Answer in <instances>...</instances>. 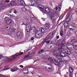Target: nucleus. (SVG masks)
Wrapping results in <instances>:
<instances>
[{
    "instance_id": "nucleus-47",
    "label": "nucleus",
    "mask_w": 77,
    "mask_h": 77,
    "mask_svg": "<svg viewBox=\"0 0 77 77\" xmlns=\"http://www.w3.org/2000/svg\"><path fill=\"white\" fill-rule=\"evenodd\" d=\"M4 76L2 74H0V77H3Z\"/></svg>"
},
{
    "instance_id": "nucleus-16",
    "label": "nucleus",
    "mask_w": 77,
    "mask_h": 77,
    "mask_svg": "<svg viewBox=\"0 0 77 77\" xmlns=\"http://www.w3.org/2000/svg\"><path fill=\"white\" fill-rule=\"evenodd\" d=\"M20 4L21 5H22V6L26 5V3L24 2V1L23 0H21L20 1Z\"/></svg>"
},
{
    "instance_id": "nucleus-19",
    "label": "nucleus",
    "mask_w": 77,
    "mask_h": 77,
    "mask_svg": "<svg viewBox=\"0 0 77 77\" xmlns=\"http://www.w3.org/2000/svg\"><path fill=\"white\" fill-rule=\"evenodd\" d=\"M66 21L67 23H68L71 21V18L69 17H68L66 19Z\"/></svg>"
},
{
    "instance_id": "nucleus-61",
    "label": "nucleus",
    "mask_w": 77,
    "mask_h": 77,
    "mask_svg": "<svg viewBox=\"0 0 77 77\" xmlns=\"http://www.w3.org/2000/svg\"><path fill=\"white\" fill-rule=\"evenodd\" d=\"M39 77H42V75H40L39 76Z\"/></svg>"
},
{
    "instance_id": "nucleus-21",
    "label": "nucleus",
    "mask_w": 77,
    "mask_h": 77,
    "mask_svg": "<svg viewBox=\"0 0 77 77\" xmlns=\"http://www.w3.org/2000/svg\"><path fill=\"white\" fill-rule=\"evenodd\" d=\"M45 28H41L42 33H44L45 32Z\"/></svg>"
},
{
    "instance_id": "nucleus-24",
    "label": "nucleus",
    "mask_w": 77,
    "mask_h": 77,
    "mask_svg": "<svg viewBox=\"0 0 77 77\" xmlns=\"http://www.w3.org/2000/svg\"><path fill=\"white\" fill-rule=\"evenodd\" d=\"M55 8L56 10L57 11L58 9V10L59 11H60V10L61 9V6L60 7H59L58 8H57V7H56Z\"/></svg>"
},
{
    "instance_id": "nucleus-22",
    "label": "nucleus",
    "mask_w": 77,
    "mask_h": 77,
    "mask_svg": "<svg viewBox=\"0 0 77 77\" xmlns=\"http://www.w3.org/2000/svg\"><path fill=\"white\" fill-rule=\"evenodd\" d=\"M38 8H40L41 9H44V7L43 6H42V5H39V6H37Z\"/></svg>"
},
{
    "instance_id": "nucleus-20",
    "label": "nucleus",
    "mask_w": 77,
    "mask_h": 77,
    "mask_svg": "<svg viewBox=\"0 0 77 77\" xmlns=\"http://www.w3.org/2000/svg\"><path fill=\"white\" fill-rule=\"evenodd\" d=\"M69 72H70V73L72 72H73V69L71 67H70L69 69Z\"/></svg>"
},
{
    "instance_id": "nucleus-50",
    "label": "nucleus",
    "mask_w": 77,
    "mask_h": 77,
    "mask_svg": "<svg viewBox=\"0 0 77 77\" xmlns=\"http://www.w3.org/2000/svg\"><path fill=\"white\" fill-rule=\"evenodd\" d=\"M29 57V55L26 56L25 57H26V58H27V57Z\"/></svg>"
},
{
    "instance_id": "nucleus-58",
    "label": "nucleus",
    "mask_w": 77,
    "mask_h": 77,
    "mask_svg": "<svg viewBox=\"0 0 77 77\" xmlns=\"http://www.w3.org/2000/svg\"><path fill=\"white\" fill-rule=\"evenodd\" d=\"M31 73L32 74V75H33V74H34V72H31Z\"/></svg>"
},
{
    "instance_id": "nucleus-32",
    "label": "nucleus",
    "mask_w": 77,
    "mask_h": 77,
    "mask_svg": "<svg viewBox=\"0 0 77 77\" xmlns=\"http://www.w3.org/2000/svg\"><path fill=\"white\" fill-rule=\"evenodd\" d=\"M62 44H61V46H62V47H63V46H65V43L63 42H62Z\"/></svg>"
},
{
    "instance_id": "nucleus-37",
    "label": "nucleus",
    "mask_w": 77,
    "mask_h": 77,
    "mask_svg": "<svg viewBox=\"0 0 77 77\" xmlns=\"http://www.w3.org/2000/svg\"><path fill=\"white\" fill-rule=\"evenodd\" d=\"M24 71H28V70H29L28 69V68H25L24 69Z\"/></svg>"
},
{
    "instance_id": "nucleus-25",
    "label": "nucleus",
    "mask_w": 77,
    "mask_h": 77,
    "mask_svg": "<svg viewBox=\"0 0 77 77\" xmlns=\"http://www.w3.org/2000/svg\"><path fill=\"white\" fill-rule=\"evenodd\" d=\"M5 8V7L3 6L2 7H0V11H3Z\"/></svg>"
},
{
    "instance_id": "nucleus-44",
    "label": "nucleus",
    "mask_w": 77,
    "mask_h": 77,
    "mask_svg": "<svg viewBox=\"0 0 77 77\" xmlns=\"http://www.w3.org/2000/svg\"><path fill=\"white\" fill-rule=\"evenodd\" d=\"M50 41H48L47 42H46V43L47 44H49V43H50Z\"/></svg>"
},
{
    "instance_id": "nucleus-10",
    "label": "nucleus",
    "mask_w": 77,
    "mask_h": 77,
    "mask_svg": "<svg viewBox=\"0 0 77 77\" xmlns=\"http://www.w3.org/2000/svg\"><path fill=\"white\" fill-rule=\"evenodd\" d=\"M26 27H27L26 30L27 32H28L29 31H30V29H30L31 26L30 24H28L26 25Z\"/></svg>"
},
{
    "instance_id": "nucleus-62",
    "label": "nucleus",
    "mask_w": 77,
    "mask_h": 77,
    "mask_svg": "<svg viewBox=\"0 0 77 77\" xmlns=\"http://www.w3.org/2000/svg\"><path fill=\"white\" fill-rule=\"evenodd\" d=\"M8 27H6V28H7V29H8Z\"/></svg>"
},
{
    "instance_id": "nucleus-33",
    "label": "nucleus",
    "mask_w": 77,
    "mask_h": 77,
    "mask_svg": "<svg viewBox=\"0 0 77 77\" xmlns=\"http://www.w3.org/2000/svg\"><path fill=\"white\" fill-rule=\"evenodd\" d=\"M71 47V49L72 50H73L74 48V47L73 45H72Z\"/></svg>"
},
{
    "instance_id": "nucleus-45",
    "label": "nucleus",
    "mask_w": 77,
    "mask_h": 77,
    "mask_svg": "<svg viewBox=\"0 0 77 77\" xmlns=\"http://www.w3.org/2000/svg\"><path fill=\"white\" fill-rule=\"evenodd\" d=\"M2 57H4V56L0 55V60L1 59V58H2Z\"/></svg>"
},
{
    "instance_id": "nucleus-29",
    "label": "nucleus",
    "mask_w": 77,
    "mask_h": 77,
    "mask_svg": "<svg viewBox=\"0 0 77 77\" xmlns=\"http://www.w3.org/2000/svg\"><path fill=\"white\" fill-rule=\"evenodd\" d=\"M14 14H15L16 15L17 14H18V12L16 10H14Z\"/></svg>"
},
{
    "instance_id": "nucleus-9",
    "label": "nucleus",
    "mask_w": 77,
    "mask_h": 77,
    "mask_svg": "<svg viewBox=\"0 0 77 77\" xmlns=\"http://www.w3.org/2000/svg\"><path fill=\"white\" fill-rule=\"evenodd\" d=\"M19 69H20L17 68L15 67H14L11 69V71H12V72H15L17 71V70H19Z\"/></svg>"
},
{
    "instance_id": "nucleus-64",
    "label": "nucleus",
    "mask_w": 77,
    "mask_h": 77,
    "mask_svg": "<svg viewBox=\"0 0 77 77\" xmlns=\"http://www.w3.org/2000/svg\"><path fill=\"white\" fill-rule=\"evenodd\" d=\"M74 40H75V38H74Z\"/></svg>"
},
{
    "instance_id": "nucleus-6",
    "label": "nucleus",
    "mask_w": 77,
    "mask_h": 77,
    "mask_svg": "<svg viewBox=\"0 0 77 77\" xmlns=\"http://www.w3.org/2000/svg\"><path fill=\"white\" fill-rule=\"evenodd\" d=\"M35 35L37 38H40L42 36V32H39L36 33Z\"/></svg>"
},
{
    "instance_id": "nucleus-11",
    "label": "nucleus",
    "mask_w": 77,
    "mask_h": 77,
    "mask_svg": "<svg viewBox=\"0 0 77 77\" xmlns=\"http://www.w3.org/2000/svg\"><path fill=\"white\" fill-rule=\"evenodd\" d=\"M22 35V33L20 32V31H19L17 33V36L19 38H20L21 37Z\"/></svg>"
},
{
    "instance_id": "nucleus-5",
    "label": "nucleus",
    "mask_w": 77,
    "mask_h": 77,
    "mask_svg": "<svg viewBox=\"0 0 77 77\" xmlns=\"http://www.w3.org/2000/svg\"><path fill=\"white\" fill-rule=\"evenodd\" d=\"M32 5H35L36 4H38L40 5L42 3V1L41 0H38L37 1H32L31 2Z\"/></svg>"
},
{
    "instance_id": "nucleus-63",
    "label": "nucleus",
    "mask_w": 77,
    "mask_h": 77,
    "mask_svg": "<svg viewBox=\"0 0 77 77\" xmlns=\"http://www.w3.org/2000/svg\"><path fill=\"white\" fill-rule=\"evenodd\" d=\"M7 60V59H5V60Z\"/></svg>"
},
{
    "instance_id": "nucleus-15",
    "label": "nucleus",
    "mask_w": 77,
    "mask_h": 77,
    "mask_svg": "<svg viewBox=\"0 0 77 77\" xmlns=\"http://www.w3.org/2000/svg\"><path fill=\"white\" fill-rule=\"evenodd\" d=\"M36 27H32L30 29V30H33V32H35V33H36Z\"/></svg>"
},
{
    "instance_id": "nucleus-34",
    "label": "nucleus",
    "mask_w": 77,
    "mask_h": 77,
    "mask_svg": "<svg viewBox=\"0 0 77 77\" xmlns=\"http://www.w3.org/2000/svg\"><path fill=\"white\" fill-rule=\"evenodd\" d=\"M14 11V9H12L10 10V13L11 14L12 12H13Z\"/></svg>"
},
{
    "instance_id": "nucleus-7",
    "label": "nucleus",
    "mask_w": 77,
    "mask_h": 77,
    "mask_svg": "<svg viewBox=\"0 0 77 77\" xmlns=\"http://www.w3.org/2000/svg\"><path fill=\"white\" fill-rule=\"evenodd\" d=\"M51 28V24L50 23H47L45 25V29L46 30H48Z\"/></svg>"
},
{
    "instance_id": "nucleus-57",
    "label": "nucleus",
    "mask_w": 77,
    "mask_h": 77,
    "mask_svg": "<svg viewBox=\"0 0 77 77\" xmlns=\"http://www.w3.org/2000/svg\"><path fill=\"white\" fill-rule=\"evenodd\" d=\"M72 27H74V26H72V25H70Z\"/></svg>"
},
{
    "instance_id": "nucleus-54",
    "label": "nucleus",
    "mask_w": 77,
    "mask_h": 77,
    "mask_svg": "<svg viewBox=\"0 0 77 77\" xmlns=\"http://www.w3.org/2000/svg\"><path fill=\"white\" fill-rule=\"evenodd\" d=\"M42 20L43 21H45V19L42 18Z\"/></svg>"
},
{
    "instance_id": "nucleus-59",
    "label": "nucleus",
    "mask_w": 77,
    "mask_h": 77,
    "mask_svg": "<svg viewBox=\"0 0 77 77\" xmlns=\"http://www.w3.org/2000/svg\"><path fill=\"white\" fill-rule=\"evenodd\" d=\"M71 9V7H69L68 9H69V10H70V9Z\"/></svg>"
},
{
    "instance_id": "nucleus-46",
    "label": "nucleus",
    "mask_w": 77,
    "mask_h": 77,
    "mask_svg": "<svg viewBox=\"0 0 77 77\" xmlns=\"http://www.w3.org/2000/svg\"><path fill=\"white\" fill-rule=\"evenodd\" d=\"M5 3H9V1H5Z\"/></svg>"
},
{
    "instance_id": "nucleus-26",
    "label": "nucleus",
    "mask_w": 77,
    "mask_h": 77,
    "mask_svg": "<svg viewBox=\"0 0 77 77\" xmlns=\"http://www.w3.org/2000/svg\"><path fill=\"white\" fill-rule=\"evenodd\" d=\"M60 34L61 36H63V31H62V29H61V31H60Z\"/></svg>"
},
{
    "instance_id": "nucleus-42",
    "label": "nucleus",
    "mask_w": 77,
    "mask_h": 77,
    "mask_svg": "<svg viewBox=\"0 0 77 77\" xmlns=\"http://www.w3.org/2000/svg\"><path fill=\"white\" fill-rule=\"evenodd\" d=\"M20 68H24V66L22 65H20Z\"/></svg>"
},
{
    "instance_id": "nucleus-40",
    "label": "nucleus",
    "mask_w": 77,
    "mask_h": 77,
    "mask_svg": "<svg viewBox=\"0 0 77 77\" xmlns=\"http://www.w3.org/2000/svg\"><path fill=\"white\" fill-rule=\"evenodd\" d=\"M75 53L77 54V49H75L74 50Z\"/></svg>"
},
{
    "instance_id": "nucleus-27",
    "label": "nucleus",
    "mask_w": 77,
    "mask_h": 77,
    "mask_svg": "<svg viewBox=\"0 0 77 77\" xmlns=\"http://www.w3.org/2000/svg\"><path fill=\"white\" fill-rule=\"evenodd\" d=\"M44 53V50L43 49H40L39 50V53Z\"/></svg>"
},
{
    "instance_id": "nucleus-39",
    "label": "nucleus",
    "mask_w": 77,
    "mask_h": 77,
    "mask_svg": "<svg viewBox=\"0 0 77 77\" xmlns=\"http://www.w3.org/2000/svg\"><path fill=\"white\" fill-rule=\"evenodd\" d=\"M8 16H10V17H15V15L13 14L10 15H9Z\"/></svg>"
},
{
    "instance_id": "nucleus-31",
    "label": "nucleus",
    "mask_w": 77,
    "mask_h": 77,
    "mask_svg": "<svg viewBox=\"0 0 77 77\" xmlns=\"http://www.w3.org/2000/svg\"><path fill=\"white\" fill-rule=\"evenodd\" d=\"M31 20H32V21H34V20H35V19L34 17H31Z\"/></svg>"
},
{
    "instance_id": "nucleus-60",
    "label": "nucleus",
    "mask_w": 77,
    "mask_h": 77,
    "mask_svg": "<svg viewBox=\"0 0 77 77\" xmlns=\"http://www.w3.org/2000/svg\"><path fill=\"white\" fill-rule=\"evenodd\" d=\"M74 41V40H72L71 41V42H72V41Z\"/></svg>"
},
{
    "instance_id": "nucleus-28",
    "label": "nucleus",
    "mask_w": 77,
    "mask_h": 77,
    "mask_svg": "<svg viewBox=\"0 0 77 77\" xmlns=\"http://www.w3.org/2000/svg\"><path fill=\"white\" fill-rule=\"evenodd\" d=\"M26 21L27 23H31V22H32V21H31V20H30V19H27Z\"/></svg>"
},
{
    "instance_id": "nucleus-2",
    "label": "nucleus",
    "mask_w": 77,
    "mask_h": 77,
    "mask_svg": "<svg viewBox=\"0 0 77 77\" xmlns=\"http://www.w3.org/2000/svg\"><path fill=\"white\" fill-rule=\"evenodd\" d=\"M63 48H62V46H61V48L59 49V51L56 50L53 52L54 56L56 55L57 54H58L56 56V58H59V57H65V55L64 54V53L62 52L63 51Z\"/></svg>"
},
{
    "instance_id": "nucleus-4",
    "label": "nucleus",
    "mask_w": 77,
    "mask_h": 77,
    "mask_svg": "<svg viewBox=\"0 0 77 77\" xmlns=\"http://www.w3.org/2000/svg\"><path fill=\"white\" fill-rule=\"evenodd\" d=\"M45 11L47 13H51V15H52V14H54V15L57 14L56 12V11H54L51 9H50L49 8H45Z\"/></svg>"
},
{
    "instance_id": "nucleus-38",
    "label": "nucleus",
    "mask_w": 77,
    "mask_h": 77,
    "mask_svg": "<svg viewBox=\"0 0 77 77\" xmlns=\"http://www.w3.org/2000/svg\"><path fill=\"white\" fill-rule=\"evenodd\" d=\"M35 53H32L30 55L31 56H33V55H35Z\"/></svg>"
},
{
    "instance_id": "nucleus-49",
    "label": "nucleus",
    "mask_w": 77,
    "mask_h": 77,
    "mask_svg": "<svg viewBox=\"0 0 77 77\" xmlns=\"http://www.w3.org/2000/svg\"><path fill=\"white\" fill-rule=\"evenodd\" d=\"M31 40H32V41H33V40H34V38L33 37H32L31 38Z\"/></svg>"
},
{
    "instance_id": "nucleus-43",
    "label": "nucleus",
    "mask_w": 77,
    "mask_h": 77,
    "mask_svg": "<svg viewBox=\"0 0 77 77\" xmlns=\"http://www.w3.org/2000/svg\"><path fill=\"white\" fill-rule=\"evenodd\" d=\"M60 20H62V18H63V17L62 16H61L60 17Z\"/></svg>"
},
{
    "instance_id": "nucleus-35",
    "label": "nucleus",
    "mask_w": 77,
    "mask_h": 77,
    "mask_svg": "<svg viewBox=\"0 0 77 77\" xmlns=\"http://www.w3.org/2000/svg\"><path fill=\"white\" fill-rule=\"evenodd\" d=\"M66 45L67 46H71L72 45L71 44H67Z\"/></svg>"
},
{
    "instance_id": "nucleus-3",
    "label": "nucleus",
    "mask_w": 77,
    "mask_h": 77,
    "mask_svg": "<svg viewBox=\"0 0 77 77\" xmlns=\"http://www.w3.org/2000/svg\"><path fill=\"white\" fill-rule=\"evenodd\" d=\"M23 54V52H20V53H18L12 56L10 58H8V60H13L14 59H16L18 56H20L22 55Z\"/></svg>"
},
{
    "instance_id": "nucleus-14",
    "label": "nucleus",
    "mask_w": 77,
    "mask_h": 77,
    "mask_svg": "<svg viewBox=\"0 0 77 77\" xmlns=\"http://www.w3.org/2000/svg\"><path fill=\"white\" fill-rule=\"evenodd\" d=\"M53 33L51 32L50 34H49L47 37L48 39H50L51 38H52V36H53Z\"/></svg>"
},
{
    "instance_id": "nucleus-23",
    "label": "nucleus",
    "mask_w": 77,
    "mask_h": 77,
    "mask_svg": "<svg viewBox=\"0 0 77 77\" xmlns=\"http://www.w3.org/2000/svg\"><path fill=\"white\" fill-rule=\"evenodd\" d=\"M9 68H10V67L8 66H5V68L4 69V70H8V69H9Z\"/></svg>"
},
{
    "instance_id": "nucleus-13",
    "label": "nucleus",
    "mask_w": 77,
    "mask_h": 77,
    "mask_svg": "<svg viewBox=\"0 0 77 77\" xmlns=\"http://www.w3.org/2000/svg\"><path fill=\"white\" fill-rule=\"evenodd\" d=\"M6 20V23H11V19L9 17H7L5 18Z\"/></svg>"
},
{
    "instance_id": "nucleus-12",
    "label": "nucleus",
    "mask_w": 77,
    "mask_h": 77,
    "mask_svg": "<svg viewBox=\"0 0 77 77\" xmlns=\"http://www.w3.org/2000/svg\"><path fill=\"white\" fill-rule=\"evenodd\" d=\"M17 2L16 1H12L10 2V4L11 6H13V5H15L17 4Z\"/></svg>"
},
{
    "instance_id": "nucleus-51",
    "label": "nucleus",
    "mask_w": 77,
    "mask_h": 77,
    "mask_svg": "<svg viewBox=\"0 0 77 77\" xmlns=\"http://www.w3.org/2000/svg\"><path fill=\"white\" fill-rule=\"evenodd\" d=\"M48 69L49 70H51V69H52V68H51V67H49L48 68Z\"/></svg>"
},
{
    "instance_id": "nucleus-55",
    "label": "nucleus",
    "mask_w": 77,
    "mask_h": 77,
    "mask_svg": "<svg viewBox=\"0 0 77 77\" xmlns=\"http://www.w3.org/2000/svg\"><path fill=\"white\" fill-rule=\"evenodd\" d=\"M65 40H63L62 41V42H65Z\"/></svg>"
},
{
    "instance_id": "nucleus-8",
    "label": "nucleus",
    "mask_w": 77,
    "mask_h": 77,
    "mask_svg": "<svg viewBox=\"0 0 77 77\" xmlns=\"http://www.w3.org/2000/svg\"><path fill=\"white\" fill-rule=\"evenodd\" d=\"M57 15V14H51L50 15V16L51 17V20H52V21L53 22H55V18L54 17V16L53 15Z\"/></svg>"
},
{
    "instance_id": "nucleus-17",
    "label": "nucleus",
    "mask_w": 77,
    "mask_h": 77,
    "mask_svg": "<svg viewBox=\"0 0 77 77\" xmlns=\"http://www.w3.org/2000/svg\"><path fill=\"white\" fill-rule=\"evenodd\" d=\"M22 10L24 12H29V10H27L25 8H23L22 9Z\"/></svg>"
},
{
    "instance_id": "nucleus-41",
    "label": "nucleus",
    "mask_w": 77,
    "mask_h": 77,
    "mask_svg": "<svg viewBox=\"0 0 77 77\" xmlns=\"http://www.w3.org/2000/svg\"><path fill=\"white\" fill-rule=\"evenodd\" d=\"M73 45H75V47H76V45L75 44V42H74L72 43Z\"/></svg>"
},
{
    "instance_id": "nucleus-53",
    "label": "nucleus",
    "mask_w": 77,
    "mask_h": 77,
    "mask_svg": "<svg viewBox=\"0 0 77 77\" xmlns=\"http://www.w3.org/2000/svg\"><path fill=\"white\" fill-rule=\"evenodd\" d=\"M75 44L76 45V47H77V42H75Z\"/></svg>"
},
{
    "instance_id": "nucleus-1",
    "label": "nucleus",
    "mask_w": 77,
    "mask_h": 77,
    "mask_svg": "<svg viewBox=\"0 0 77 77\" xmlns=\"http://www.w3.org/2000/svg\"><path fill=\"white\" fill-rule=\"evenodd\" d=\"M44 57L46 59L48 58V56L47 55H45L44 56ZM48 60L49 61H50V63L51 64H53V62L54 63L55 65H57V66H59V63H62V61H63L61 58L57 60V62L56 61V59L53 58H48Z\"/></svg>"
},
{
    "instance_id": "nucleus-52",
    "label": "nucleus",
    "mask_w": 77,
    "mask_h": 77,
    "mask_svg": "<svg viewBox=\"0 0 77 77\" xmlns=\"http://www.w3.org/2000/svg\"><path fill=\"white\" fill-rule=\"evenodd\" d=\"M75 34L77 36V31L75 32Z\"/></svg>"
},
{
    "instance_id": "nucleus-18",
    "label": "nucleus",
    "mask_w": 77,
    "mask_h": 77,
    "mask_svg": "<svg viewBox=\"0 0 77 77\" xmlns=\"http://www.w3.org/2000/svg\"><path fill=\"white\" fill-rule=\"evenodd\" d=\"M66 52V54H70L71 53L70 49H68L67 50V51Z\"/></svg>"
},
{
    "instance_id": "nucleus-48",
    "label": "nucleus",
    "mask_w": 77,
    "mask_h": 77,
    "mask_svg": "<svg viewBox=\"0 0 77 77\" xmlns=\"http://www.w3.org/2000/svg\"><path fill=\"white\" fill-rule=\"evenodd\" d=\"M8 35H11V32H8Z\"/></svg>"
},
{
    "instance_id": "nucleus-36",
    "label": "nucleus",
    "mask_w": 77,
    "mask_h": 77,
    "mask_svg": "<svg viewBox=\"0 0 77 77\" xmlns=\"http://www.w3.org/2000/svg\"><path fill=\"white\" fill-rule=\"evenodd\" d=\"M69 75L70 77H72V75H72V73H70L69 74Z\"/></svg>"
},
{
    "instance_id": "nucleus-56",
    "label": "nucleus",
    "mask_w": 77,
    "mask_h": 77,
    "mask_svg": "<svg viewBox=\"0 0 77 77\" xmlns=\"http://www.w3.org/2000/svg\"><path fill=\"white\" fill-rule=\"evenodd\" d=\"M57 39H59V36H57Z\"/></svg>"
},
{
    "instance_id": "nucleus-30",
    "label": "nucleus",
    "mask_w": 77,
    "mask_h": 77,
    "mask_svg": "<svg viewBox=\"0 0 77 77\" xmlns=\"http://www.w3.org/2000/svg\"><path fill=\"white\" fill-rule=\"evenodd\" d=\"M5 3V1H2L1 2V3L2 5H4V3Z\"/></svg>"
}]
</instances>
